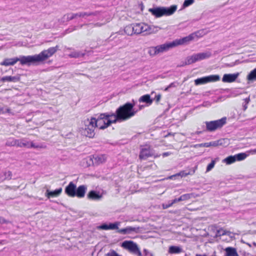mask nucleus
I'll use <instances>...</instances> for the list:
<instances>
[{
  "mask_svg": "<svg viewBox=\"0 0 256 256\" xmlns=\"http://www.w3.org/2000/svg\"><path fill=\"white\" fill-rule=\"evenodd\" d=\"M116 122V116H108L101 114L100 116L91 118L84 122L85 129L87 130L88 136H92V133L96 127L100 129L108 127L111 123Z\"/></svg>",
  "mask_w": 256,
  "mask_h": 256,
  "instance_id": "1",
  "label": "nucleus"
},
{
  "mask_svg": "<svg viewBox=\"0 0 256 256\" xmlns=\"http://www.w3.org/2000/svg\"><path fill=\"white\" fill-rule=\"evenodd\" d=\"M198 37V33L192 34L180 39H176L172 42L165 43L156 46L150 47L148 48V53L151 56H154L160 53L168 51L174 48L186 44Z\"/></svg>",
  "mask_w": 256,
  "mask_h": 256,
  "instance_id": "2",
  "label": "nucleus"
},
{
  "mask_svg": "<svg viewBox=\"0 0 256 256\" xmlns=\"http://www.w3.org/2000/svg\"><path fill=\"white\" fill-rule=\"evenodd\" d=\"M57 46L52 47L38 54L23 56L20 60L22 64H38L52 56L56 51Z\"/></svg>",
  "mask_w": 256,
  "mask_h": 256,
  "instance_id": "3",
  "label": "nucleus"
},
{
  "mask_svg": "<svg viewBox=\"0 0 256 256\" xmlns=\"http://www.w3.org/2000/svg\"><path fill=\"white\" fill-rule=\"evenodd\" d=\"M176 6H172L170 8L154 7L148 9V12L154 17L160 18L164 16H168L172 14L176 10Z\"/></svg>",
  "mask_w": 256,
  "mask_h": 256,
  "instance_id": "4",
  "label": "nucleus"
},
{
  "mask_svg": "<svg viewBox=\"0 0 256 256\" xmlns=\"http://www.w3.org/2000/svg\"><path fill=\"white\" fill-rule=\"evenodd\" d=\"M116 120H126L134 114L132 110V106L126 104L120 108L116 111Z\"/></svg>",
  "mask_w": 256,
  "mask_h": 256,
  "instance_id": "5",
  "label": "nucleus"
},
{
  "mask_svg": "<svg viewBox=\"0 0 256 256\" xmlns=\"http://www.w3.org/2000/svg\"><path fill=\"white\" fill-rule=\"evenodd\" d=\"M209 52L198 53L187 58L186 64H190L197 62L206 59L210 56Z\"/></svg>",
  "mask_w": 256,
  "mask_h": 256,
  "instance_id": "6",
  "label": "nucleus"
},
{
  "mask_svg": "<svg viewBox=\"0 0 256 256\" xmlns=\"http://www.w3.org/2000/svg\"><path fill=\"white\" fill-rule=\"evenodd\" d=\"M248 156L246 153H240L234 156H229L222 160V162L226 164H230L236 161H241L244 160Z\"/></svg>",
  "mask_w": 256,
  "mask_h": 256,
  "instance_id": "7",
  "label": "nucleus"
},
{
  "mask_svg": "<svg viewBox=\"0 0 256 256\" xmlns=\"http://www.w3.org/2000/svg\"><path fill=\"white\" fill-rule=\"evenodd\" d=\"M135 33L138 34L146 32L150 34L153 32V28L145 23L136 24H134Z\"/></svg>",
  "mask_w": 256,
  "mask_h": 256,
  "instance_id": "8",
  "label": "nucleus"
},
{
  "mask_svg": "<svg viewBox=\"0 0 256 256\" xmlns=\"http://www.w3.org/2000/svg\"><path fill=\"white\" fill-rule=\"evenodd\" d=\"M226 123V119L222 118L216 121H212L206 123V128L208 130H214L221 128Z\"/></svg>",
  "mask_w": 256,
  "mask_h": 256,
  "instance_id": "9",
  "label": "nucleus"
},
{
  "mask_svg": "<svg viewBox=\"0 0 256 256\" xmlns=\"http://www.w3.org/2000/svg\"><path fill=\"white\" fill-rule=\"evenodd\" d=\"M121 246L124 248L132 252H138L139 254H140L137 245L132 241H124Z\"/></svg>",
  "mask_w": 256,
  "mask_h": 256,
  "instance_id": "10",
  "label": "nucleus"
},
{
  "mask_svg": "<svg viewBox=\"0 0 256 256\" xmlns=\"http://www.w3.org/2000/svg\"><path fill=\"white\" fill-rule=\"evenodd\" d=\"M238 74H225L223 76L222 81L224 82H232L237 78Z\"/></svg>",
  "mask_w": 256,
  "mask_h": 256,
  "instance_id": "11",
  "label": "nucleus"
},
{
  "mask_svg": "<svg viewBox=\"0 0 256 256\" xmlns=\"http://www.w3.org/2000/svg\"><path fill=\"white\" fill-rule=\"evenodd\" d=\"M62 192V188H59L54 191H50L48 190H46L45 195L48 198L57 197L61 194Z\"/></svg>",
  "mask_w": 256,
  "mask_h": 256,
  "instance_id": "12",
  "label": "nucleus"
},
{
  "mask_svg": "<svg viewBox=\"0 0 256 256\" xmlns=\"http://www.w3.org/2000/svg\"><path fill=\"white\" fill-rule=\"evenodd\" d=\"M66 193L70 196H74L76 195V186L73 184H70L66 188Z\"/></svg>",
  "mask_w": 256,
  "mask_h": 256,
  "instance_id": "13",
  "label": "nucleus"
},
{
  "mask_svg": "<svg viewBox=\"0 0 256 256\" xmlns=\"http://www.w3.org/2000/svg\"><path fill=\"white\" fill-rule=\"evenodd\" d=\"M18 60L16 58H6L0 63V65L4 66H12Z\"/></svg>",
  "mask_w": 256,
  "mask_h": 256,
  "instance_id": "14",
  "label": "nucleus"
},
{
  "mask_svg": "<svg viewBox=\"0 0 256 256\" xmlns=\"http://www.w3.org/2000/svg\"><path fill=\"white\" fill-rule=\"evenodd\" d=\"M88 197L90 199L96 200L100 199L102 197V196L98 192L94 191H90L88 194Z\"/></svg>",
  "mask_w": 256,
  "mask_h": 256,
  "instance_id": "15",
  "label": "nucleus"
},
{
  "mask_svg": "<svg viewBox=\"0 0 256 256\" xmlns=\"http://www.w3.org/2000/svg\"><path fill=\"white\" fill-rule=\"evenodd\" d=\"M124 32L125 34L128 35H132L133 34H136L134 28V24L126 26L124 28Z\"/></svg>",
  "mask_w": 256,
  "mask_h": 256,
  "instance_id": "16",
  "label": "nucleus"
},
{
  "mask_svg": "<svg viewBox=\"0 0 256 256\" xmlns=\"http://www.w3.org/2000/svg\"><path fill=\"white\" fill-rule=\"evenodd\" d=\"M246 79L249 82L256 80V68L249 73L247 76Z\"/></svg>",
  "mask_w": 256,
  "mask_h": 256,
  "instance_id": "17",
  "label": "nucleus"
},
{
  "mask_svg": "<svg viewBox=\"0 0 256 256\" xmlns=\"http://www.w3.org/2000/svg\"><path fill=\"white\" fill-rule=\"evenodd\" d=\"M86 188L84 186H79L76 192V196L80 198L84 196Z\"/></svg>",
  "mask_w": 256,
  "mask_h": 256,
  "instance_id": "18",
  "label": "nucleus"
},
{
  "mask_svg": "<svg viewBox=\"0 0 256 256\" xmlns=\"http://www.w3.org/2000/svg\"><path fill=\"white\" fill-rule=\"evenodd\" d=\"M226 256H238L236 250L232 248H228L226 249Z\"/></svg>",
  "mask_w": 256,
  "mask_h": 256,
  "instance_id": "19",
  "label": "nucleus"
},
{
  "mask_svg": "<svg viewBox=\"0 0 256 256\" xmlns=\"http://www.w3.org/2000/svg\"><path fill=\"white\" fill-rule=\"evenodd\" d=\"M94 162L99 164L104 163L106 160V157L104 156L100 155L96 156L94 158Z\"/></svg>",
  "mask_w": 256,
  "mask_h": 256,
  "instance_id": "20",
  "label": "nucleus"
},
{
  "mask_svg": "<svg viewBox=\"0 0 256 256\" xmlns=\"http://www.w3.org/2000/svg\"><path fill=\"white\" fill-rule=\"evenodd\" d=\"M208 82H212L218 81L220 77L218 75H210L206 76Z\"/></svg>",
  "mask_w": 256,
  "mask_h": 256,
  "instance_id": "21",
  "label": "nucleus"
},
{
  "mask_svg": "<svg viewBox=\"0 0 256 256\" xmlns=\"http://www.w3.org/2000/svg\"><path fill=\"white\" fill-rule=\"evenodd\" d=\"M194 83L196 85L204 84L208 83L206 76L196 79L194 80Z\"/></svg>",
  "mask_w": 256,
  "mask_h": 256,
  "instance_id": "22",
  "label": "nucleus"
},
{
  "mask_svg": "<svg viewBox=\"0 0 256 256\" xmlns=\"http://www.w3.org/2000/svg\"><path fill=\"white\" fill-rule=\"evenodd\" d=\"M218 146H226L229 144L230 142L228 139H221L217 140Z\"/></svg>",
  "mask_w": 256,
  "mask_h": 256,
  "instance_id": "23",
  "label": "nucleus"
},
{
  "mask_svg": "<svg viewBox=\"0 0 256 256\" xmlns=\"http://www.w3.org/2000/svg\"><path fill=\"white\" fill-rule=\"evenodd\" d=\"M140 101L145 102L149 104H151L152 102V100L150 99V96L148 94L142 96L140 98Z\"/></svg>",
  "mask_w": 256,
  "mask_h": 256,
  "instance_id": "24",
  "label": "nucleus"
},
{
  "mask_svg": "<svg viewBox=\"0 0 256 256\" xmlns=\"http://www.w3.org/2000/svg\"><path fill=\"white\" fill-rule=\"evenodd\" d=\"M169 252L170 254H176L181 252V249L178 246H172L169 248Z\"/></svg>",
  "mask_w": 256,
  "mask_h": 256,
  "instance_id": "25",
  "label": "nucleus"
},
{
  "mask_svg": "<svg viewBox=\"0 0 256 256\" xmlns=\"http://www.w3.org/2000/svg\"><path fill=\"white\" fill-rule=\"evenodd\" d=\"M150 155V154L149 150H143L142 151L140 156L141 158L145 159L148 157Z\"/></svg>",
  "mask_w": 256,
  "mask_h": 256,
  "instance_id": "26",
  "label": "nucleus"
},
{
  "mask_svg": "<svg viewBox=\"0 0 256 256\" xmlns=\"http://www.w3.org/2000/svg\"><path fill=\"white\" fill-rule=\"evenodd\" d=\"M19 80V78L12 77V76H6L2 78L3 81H13L16 82Z\"/></svg>",
  "mask_w": 256,
  "mask_h": 256,
  "instance_id": "27",
  "label": "nucleus"
},
{
  "mask_svg": "<svg viewBox=\"0 0 256 256\" xmlns=\"http://www.w3.org/2000/svg\"><path fill=\"white\" fill-rule=\"evenodd\" d=\"M120 222H115L113 224H108L109 230H116L118 228Z\"/></svg>",
  "mask_w": 256,
  "mask_h": 256,
  "instance_id": "28",
  "label": "nucleus"
},
{
  "mask_svg": "<svg viewBox=\"0 0 256 256\" xmlns=\"http://www.w3.org/2000/svg\"><path fill=\"white\" fill-rule=\"evenodd\" d=\"M204 146L206 147H209V146H212V147H216L218 146V142L217 141L212 142L210 143H206L204 144Z\"/></svg>",
  "mask_w": 256,
  "mask_h": 256,
  "instance_id": "29",
  "label": "nucleus"
},
{
  "mask_svg": "<svg viewBox=\"0 0 256 256\" xmlns=\"http://www.w3.org/2000/svg\"><path fill=\"white\" fill-rule=\"evenodd\" d=\"M134 228H129L126 229H123L119 230V232L122 234H129L132 231L134 230Z\"/></svg>",
  "mask_w": 256,
  "mask_h": 256,
  "instance_id": "30",
  "label": "nucleus"
},
{
  "mask_svg": "<svg viewBox=\"0 0 256 256\" xmlns=\"http://www.w3.org/2000/svg\"><path fill=\"white\" fill-rule=\"evenodd\" d=\"M194 0H186L183 4L184 8L187 7L194 2Z\"/></svg>",
  "mask_w": 256,
  "mask_h": 256,
  "instance_id": "31",
  "label": "nucleus"
},
{
  "mask_svg": "<svg viewBox=\"0 0 256 256\" xmlns=\"http://www.w3.org/2000/svg\"><path fill=\"white\" fill-rule=\"evenodd\" d=\"M98 229L100 230H108V224H104L98 227Z\"/></svg>",
  "mask_w": 256,
  "mask_h": 256,
  "instance_id": "32",
  "label": "nucleus"
},
{
  "mask_svg": "<svg viewBox=\"0 0 256 256\" xmlns=\"http://www.w3.org/2000/svg\"><path fill=\"white\" fill-rule=\"evenodd\" d=\"M214 164H215V162L214 160H212L210 164L208 166H207V168H206V171L207 172H209L210 170L214 166Z\"/></svg>",
  "mask_w": 256,
  "mask_h": 256,
  "instance_id": "33",
  "label": "nucleus"
},
{
  "mask_svg": "<svg viewBox=\"0 0 256 256\" xmlns=\"http://www.w3.org/2000/svg\"><path fill=\"white\" fill-rule=\"evenodd\" d=\"M161 98V96L160 94L156 95L155 97L156 102H158Z\"/></svg>",
  "mask_w": 256,
  "mask_h": 256,
  "instance_id": "34",
  "label": "nucleus"
},
{
  "mask_svg": "<svg viewBox=\"0 0 256 256\" xmlns=\"http://www.w3.org/2000/svg\"><path fill=\"white\" fill-rule=\"evenodd\" d=\"M188 197V196L184 195L180 197V200H185L186 198H187Z\"/></svg>",
  "mask_w": 256,
  "mask_h": 256,
  "instance_id": "35",
  "label": "nucleus"
},
{
  "mask_svg": "<svg viewBox=\"0 0 256 256\" xmlns=\"http://www.w3.org/2000/svg\"><path fill=\"white\" fill-rule=\"evenodd\" d=\"M90 162V164H89V165L90 164V163H91V162L92 160V158H89L88 160Z\"/></svg>",
  "mask_w": 256,
  "mask_h": 256,
  "instance_id": "36",
  "label": "nucleus"
},
{
  "mask_svg": "<svg viewBox=\"0 0 256 256\" xmlns=\"http://www.w3.org/2000/svg\"><path fill=\"white\" fill-rule=\"evenodd\" d=\"M12 187H13L14 188H19V186H13Z\"/></svg>",
  "mask_w": 256,
  "mask_h": 256,
  "instance_id": "37",
  "label": "nucleus"
}]
</instances>
